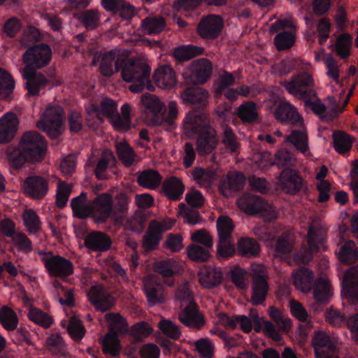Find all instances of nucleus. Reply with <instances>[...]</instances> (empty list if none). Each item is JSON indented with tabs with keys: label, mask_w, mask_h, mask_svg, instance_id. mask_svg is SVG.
Segmentation results:
<instances>
[{
	"label": "nucleus",
	"mask_w": 358,
	"mask_h": 358,
	"mask_svg": "<svg viewBox=\"0 0 358 358\" xmlns=\"http://www.w3.org/2000/svg\"><path fill=\"white\" fill-rule=\"evenodd\" d=\"M287 92L302 100L314 97L316 93L314 90L315 82L308 71L300 72L293 76L290 80L282 83Z\"/></svg>",
	"instance_id": "nucleus-7"
},
{
	"label": "nucleus",
	"mask_w": 358,
	"mask_h": 358,
	"mask_svg": "<svg viewBox=\"0 0 358 358\" xmlns=\"http://www.w3.org/2000/svg\"><path fill=\"white\" fill-rule=\"evenodd\" d=\"M87 120H93L98 124L102 122L104 117H113L117 112V105L112 99H103L99 106L91 104L86 108Z\"/></svg>",
	"instance_id": "nucleus-13"
},
{
	"label": "nucleus",
	"mask_w": 358,
	"mask_h": 358,
	"mask_svg": "<svg viewBox=\"0 0 358 358\" xmlns=\"http://www.w3.org/2000/svg\"><path fill=\"white\" fill-rule=\"evenodd\" d=\"M131 106L129 104H124L121 107L122 115L120 116L118 113L109 120L115 128L117 131H127L131 126L130 117Z\"/></svg>",
	"instance_id": "nucleus-39"
},
{
	"label": "nucleus",
	"mask_w": 358,
	"mask_h": 358,
	"mask_svg": "<svg viewBox=\"0 0 358 358\" xmlns=\"http://www.w3.org/2000/svg\"><path fill=\"white\" fill-rule=\"evenodd\" d=\"M208 249L197 245H191L187 248V254L192 261L206 262L210 256Z\"/></svg>",
	"instance_id": "nucleus-60"
},
{
	"label": "nucleus",
	"mask_w": 358,
	"mask_h": 358,
	"mask_svg": "<svg viewBox=\"0 0 358 358\" xmlns=\"http://www.w3.org/2000/svg\"><path fill=\"white\" fill-rule=\"evenodd\" d=\"M222 143L228 151L231 152H236L239 148V143L233 130L225 124L222 125Z\"/></svg>",
	"instance_id": "nucleus-58"
},
{
	"label": "nucleus",
	"mask_w": 358,
	"mask_h": 358,
	"mask_svg": "<svg viewBox=\"0 0 358 358\" xmlns=\"http://www.w3.org/2000/svg\"><path fill=\"white\" fill-rule=\"evenodd\" d=\"M23 221L29 234H37L41 229V222L39 217L32 209H26L23 213Z\"/></svg>",
	"instance_id": "nucleus-54"
},
{
	"label": "nucleus",
	"mask_w": 358,
	"mask_h": 358,
	"mask_svg": "<svg viewBox=\"0 0 358 358\" xmlns=\"http://www.w3.org/2000/svg\"><path fill=\"white\" fill-rule=\"evenodd\" d=\"M115 160L113 153L109 150H104L102 157L98 162L95 169L96 178L101 180L106 179L107 178V168L110 164H113Z\"/></svg>",
	"instance_id": "nucleus-52"
},
{
	"label": "nucleus",
	"mask_w": 358,
	"mask_h": 358,
	"mask_svg": "<svg viewBox=\"0 0 358 358\" xmlns=\"http://www.w3.org/2000/svg\"><path fill=\"white\" fill-rule=\"evenodd\" d=\"M46 152L44 138L36 131L25 132L16 149L8 150V159L15 167H20L28 161L41 159Z\"/></svg>",
	"instance_id": "nucleus-1"
},
{
	"label": "nucleus",
	"mask_w": 358,
	"mask_h": 358,
	"mask_svg": "<svg viewBox=\"0 0 358 358\" xmlns=\"http://www.w3.org/2000/svg\"><path fill=\"white\" fill-rule=\"evenodd\" d=\"M315 96L308 98L303 101L306 105L309 106L321 119L331 121L342 113V109H339L338 103L334 96H328L325 100V103H323L320 99H315Z\"/></svg>",
	"instance_id": "nucleus-12"
},
{
	"label": "nucleus",
	"mask_w": 358,
	"mask_h": 358,
	"mask_svg": "<svg viewBox=\"0 0 358 358\" xmlns=\"http://www.w3.org/2000/svg\"><path fill=\"white\" fill-rule=\"evenodd\" d=\"M103 351L104 353L110 354L113 357L119 355L121 345L118 336L115 332L109 331L104 336L103 341Z\"/></svg>",
	"instance_id": "nucleus-45"
},
{
	"label": "nucleus",
	"mask_w": 358,
	"mask_h": 358,
	"mask_svg": "<svg viewBox=\"0 0 358 358\" xmlns=\"http://www.w3.org/2000/svg\"><path fill=\"white\" fill-rule=\"evenodd\" d=\"M143 106L149 112L157 117L164 109V104L154 94L145 93L141 96Z\"/></svg>",
	"instance_id": "nucleus-47"
},
{
	"label": "nucleus",
	"mask_w": 358,
	"mask_h": 358,
	"mask_svg": "<svg viewBox=\"0 0 358 358\" xmlns=\"http://www.w3.org/2000/svg\"><path fill=\"white\" fill-rule=\"evenodd\" d=\"M19 120L13 113H7L0 117V144L11 141L18 130Z\"/></svg>",
	"instance_id": "nucleus-19"
},
{
	"label": "nucleus",
	"mask_w": 358,
	"mask_h": 358,
	"mask_svg": "<svg viewBox=\"0 0 358 358\" xmlns=\"http://www.w3.org/2000/svg\"><path fill=\"white\" fill-rule=\"evenodd\" d=\"M299 130L293 129L289 136L285 138L286 143L294 145L299 152L306 155L308 152V140L306 129L302 125H296Z\"/></svg>",
	"instance_id": "nucleus-31"
},
{
	"label": "nucleus",
	"mask_w": 358,
	"mask_h": 358,
	"mask_svg": "<svg viewBox=\"0 0 358 358\" xmlns=\"http://www.w3.org/2000/svg\"><path fill=\"white\" fill-rule=\"evenodd\" d=\"M151 69L145 59L135 57L124 60L122 68V78L132 84L129 87L134 93L141 92L144 89L153 91L155 87L150 82Z\"/></svg>",
	"instance_id": "nucleus-3"
},
{
	"label": "nucleus",
	"mask_w": 358,
	"mask_h": 358,
	"mask_svg": "<svg viewBox=\"0 0 358 358\" xmlns=\"http://www.w3.org/2000/svg\"><path fill=\"white\" fill-rule=\"evenodd\" d=\"M153 80L158 87L164 90L173 88L178 83L176 71L169 65L159 66L153 73Z\"/></svg>",
	"instance_id": "nucleus-21"
},
{
	"label": "nucleus",
	"mask_w": 358,
	"mask_h": 358,
	"mask_svg": "<svg viewBox=\"0 0 358 358\" xmlns=\"http://www.w3.org/2000/svg\"><path fill=\"white\" fill-rule=\"evenodd\" d=\"M262 199L250 194H245L237 200L238 208L249 215H257L259 213Z\"/></svg>",
	"instance_id": "nucleus-35"
},
{
	"label": "nucleus",
	"mask_w": 358,
	"mask_h": 358,
	"mask_svg": "<svg viewBox=\"0 0 358 358\" xmlns=\"http://www.w3.org/2000/svg\"><path fill=\"white\" fill-rule=\"evenodd\" d=\"M11 241L13 248L18 252L27 254L31 252L33 250L32 242L27 235L22 232H17L11 238Z\"/></svg>",
	"instance_id": "nucleus-56"
},
{
	"label": "nucleus",
	"mask_w": 358,
	"mask_h": 358,
	"mask_svg": "<svg viewBox=\"0 0 358 358\" xmlns=\"http://www.w3.org/2000/svg\"><path fill=\"white\" fill-rule=\"evenodd\" d=\"M208 96V92L201 87L188 88L184 90L181 94L184 101L192 104H205Z\"/></svg>",
	"instance_id": "nucleus-40"
},
{
	"label": "nucleus",
	"mask_w": 358,
	"mask_h": 358,
	"mask_svg": "<svg viewBox=\"0 0 358 358\" xmlns=\"http://www.w3.org/2000/svg\"><path fill=\"white\" fill-rule=\"evenodd\" d=\"M210 127L208 117L196 111L189 112L183 120L184 130L189 136L200 134Z\"/></svg>",
	"instance_id": "nucleus-18"
},
{
	"label": "nucleus",
	"mask_w": 358,
	"mask_h": 358,
	"mask_svg": "<svg viewBox=\"0 0 358 358\" xmlns=\"http://www.w3.org/2000/svg\"><path fill=\"white\" fill-rule=\"evenodd\" d=\"M174 223L175 220L171 218H167L161 222H151L143 236V247L145 250H155L159 245L163 233L171 229Z\"/></svg>",
	"instance_id": "nucleus-9"
},
{
	"label": "nucleus",
	"mask_w": 358,
	"mask_h": 358,
	"mask_svg": "<svg viewBox=\"0 0 358 358\" xmlns=\"http://www.w3.org/2000/svg\"><path fill=\"white\" fill-rule=\"evenodd\" d=\"M52 58V50L49 45L40 44L29 48L22 55L25 67L31 69L46 66Z\"/></svg>",
	"instance_id": "nucleus-11"
},
{
	"label": "nucleus",
	"mask_w": 358,
	"mask_h": 358,
	"mask_svg": "<svg viewBox=\"0 0 358 358\" xmlns=\"http://www.w3.org/2000/svg\"><path fill=\"white\" fill-rule=\"evenodd\" d=\"M105 317L110 328L109 331L115 332L119 335H122L127 332L128 324L124 318L120 314L107 313Z\"/></svg>",
	"instance_id": "nucleus-46"
},
{
	"label": "nucleus",
	"mask_w": 358,
	"mask_h": 358,
	"mask_svg": "<svg viewBox=\"0 0 358 358\" xmlns=\"http://www.w3.org/2000/svg\"><path fill=\"white\" fill-rule=\"evenodd\" d=\"M338 259L343 263L350 264L355 263L358 259V252L355 243L349 241L341 248L337 253Z\"/></svg>",
	"instance_id": "nucleus-44"
},
{
	"label": "nucleus",
	"mask_w": 358,
	"mask_h": 358,
	"mask_svg": "<svg viewBox=\"0 0 358 358\" xmlns=\"http://www.w3.org/2000/svg\"><path fill=\"white\" fill-rule=\"evenodd\" d=\"M313 294L315 300L319 303L326 302L332 295V288L326 276L319 278L313 288Z\"/></svg>",
	"instance_id": "nucleus-38"
},
{
	"label": "nucleus",
	"mask_w": 358,
	"mask_h": 358,
	"mask_svg": "<svg viewBox=\"0 0 358 358\" xmlns=\"http://www.w3.org/2000/svg\"><path fill=\"white\" fill-rule=\"evenodd\" d=\"M352 41V38L348 34H343L338 37L335 47L341 57L346 58L350 55Z\"/></svg>",
	"instance_id": "nucleus-61"
},
{
	"label": "nucleus",
	"mask_w": 358,
	"mask_h": 358,
	"mask_svg": "<svg viewBox=\"0 0 358 358\" xmlns=\"http://www.w3.org/2000/svg\"><path fill=\"white\" fill-rule=\"evenodd\" d=\"M223 27V21L217 15H209L203 17L197 27V31L203 38H215Z\"/></svg>",
	"instance_id": "nucleus-17"
},
{
	"label": "nucleus",
	"mask_w": 358,
	"mask_h": 358,
	"mask_svg": "<svg viewBox=\"0 0 358 358\" xmlns=\"http://www.w3.org/2000/svg\"><path fill=\"white\" fill-rule=\"evenodd\" d=\"M316 358H338L336 347L324 331L317 332L312 341Z\"/></svg>",
	"instance_id": "nucleus-15"
},
{
	"label": "nucleus",
	"mask_w": 358,
	"mask_h": 358,
	"mask_svg": "<svg viewBox=\"0 0 358 358\" xmlns=\"http://www.w3.org/2000/svg\"><path fill=\"white\" fill-rule=\"evenodd\" d=\"M327 229L320 222H313L308 227L307 241L308 249H303L294 256V262L306 264L313 259V253L324 248Z\"/></svg>",
	"instance_id": "nucleus-5"
},
{
	"label": "nucleus",
	"mask_w": 358,
	"mask_h": 358,
	"mask_svg": "<svg viewBox=\"0 0 358 358\" xmlns=\"http://www.w3.org/2000/svg\"><path fill=\"white\" fill-rule=\"evenodd\" d=\"M333 140L334 148L340 154L348 152L352 148V138L349 134L343 131L334 132Z\"/></svg>",
	"instance_id": "nucleus-49"
},
{
	"label": "nucleus",
	"mask_w": 358,
	"mask_h": 358,
	"mask_svg": "<svg viewBox=\"0 0 358 358\" xmlns=\"http://www.w3.org/2000/svg\"><path fill=\"white\" fill-rule=\"evenodd\" d=\"M217 136L216 131L213 128H207L200 134L197 140V152L199 155H205L210 153L217 146Z\"/></svg>",
	"instance_id": "nucleus-30"
},
{
	"label": "nucleus",
	"mask_w": 358,
	"mask_h": 358,
	"mask_svg": "<svg viewBox=\"0 0 358 358\" xmlns=\"http://www.w3.org/2000/svg\"><path fill=\"white\" fill-rule=\"evenodd\" d=\"M166 27V22L161 16H148L141 25V31L144 34H157L162 31Z\"/></svg>",
	"instance_id": "nucleus-37"
},
{
	"label": "nucleus",
	"mask_w": 358,
	"mask_h": 358,
	"mask_svg": "<svg viewBox=\"0 0 358 358\" xmlns=\"http://www.w3.org/2000/svg\"><path fill=\"white\" fill-rule=\"evenodd\" d=\"M124 59L116 51H110L103 54L100 63V71L104 76H110L115 72L122 69Z\"/></svg>",
	"instance_id": "nucleus-22"
},
{
	"label": "nucleus",
	"mask_w": 358,
	"mask_h": 358,
	"mask_svg": "<svg viewBox=\"0 0 358 358\" xmlns=\"http://www.w3.org/2000/svg\"><path fill=\"white\" fill-rule=\"evenodd\" d=\"M237 115L243 122L248 123L254 122L258 118L256 105L252 102L241 104L238 108Z\"/></svg>",
	"instance_id": "nucleus-53"
},
{
	"label": "nucleus",
	"mask_w": 358,
	"mask_h": 358,
	"mask_svg": "<svg viewBox=\"0 0 358 358\" xmlns=\"http://www.w3.org/2000/svg\"><path fill=\"white\" fill-rule=\"evenodd\" d=\"M64 110L61 106H49L41 120L37 122L36 127L40 130L45 131L50 138H55L64 130Z\"/></svg>",
	"instance_id": "nucleus-6"
},
{
	"label": "nucleus",
	"mask_w": 358,
	"mask_h": 358,
	"mask_svg": "<svg viewBox=\"0 0 358 358\" xmlns=\"http://www.w3.org/2000/svg\"><path fill=\"white\" fill-rule=\"evenodd\" d=\"M144 290L150 305L162 303L165 296L163 287L157 283V277L154 275L146 276L144 280Z\"/></svg>",
	"instance_id": "nucleus-23"
},
{
	"label": "nucleus",
	"mask_w": 358,
	"mask_h": 358,
	"mask_svg": "<svg viewBox=\"0 0 358 358\" xmlns=\"http://www.w3.org/2000/svg\"><path fill=\"white\" fill-rule=\"evenodd\" d=\"M238 251L242 255L250 257L258 254L259 247L255 240L250 238H242L238 243Z\"/></svg>",
	"instance_id": "nucleus-55"
},
{
	"label": "nucleus",
	"mask_w": 358,
	"mask_h": 358,
	"mask_svg": "<svg viewBox=\"0 0 358 358\" xmlns=\"http://www.w3.org/2000/svg\"><path fill=\"white\" fill-rule=\"evenodd\" d=\"M192 175L194 180L202 187H210L217 179V176L215 173L200 168L195 169Z\"/></svg>",
	"instance_id": "nucleus-57"
},
{
	"label": "nucleus",
	"mask_w": 358,
	"mask_h": 358,
	"mask_svg": "<svg viewBox=\"0 0 358 358\" xmlns=\"http://www.w3.org/2000/svg\"><path fill=\"white\" fill-rule=\"evenodd\" d=\"M245 182V177L243 174L238 172H230L226 178L220 183L219 189L223 196L230 197L235 192L241 190Z\"/></svg>",
	"instance_id": "nucleus-20"
},
{
	"label": "nucleus",
	"mask_w": 358,
	"mask_h": 358,
	"mask_svg": "<svg viewBox=\"0 0 358 358\" xmlns=\"http://www.w3.org/2000/svg\"><path fill=\"white\" fill-rule=\"evenodd\" d=\"M341 296L349 303L358 302V266L349 268L342 281Z\"/></svg>",
	"instance_id": "nucleus-14"
},
{
	"label": "nucleus",
	"mask_w": 358,
	"mask_h": 358,
	"mask_svg": "<svg viewBox=\"0 0 358 358\" xmlns=\"http://www.w3.org/2000/svg\"><path fill=\"white\" fill-rule=\"evenodd\" d=\"M162 188L166 196L173 201L180 199L185 190L182 182L176 177L166 179L163 183Z\"/></svg>",
	"instance_id": "nucleus-34"
},
{
	"label": "nucleus",
	"mask_w": 358,
	"mask_h": 358,
	"mask_svg": "<svg viewBox=\"0 0 358 358\" xmlns=\"http://www.w3.org/2000/svg\"><path fill=\"white\" fill-rule=\"evenodd\" d=\"M128 210V198L120 194L113 203L111 194L103 193L97 195L92 201V217L97 222H106L111 217L115 222L122 219Z\"/></svg>",
	"instance_id": "nucleus-2"
},
{
	"label": "nucleus",
	"mask_w": 358,
	"mask_h": 358,
	"mask_svg": "<svg viewBox=\"0 0 358 358\" xmlns=\"http://www.w3.org/2000/svg\"><path fill=\"white\" fill-rule=\"evenodd\" d=\"M155 269L163 276L169 277L172 275L180 273L182 271V266L174 259H169L157 262L155 264Z\"/></svg>",
	"instance_id": "nucleus-43"
},
{
	"label": "nucleus",
	"mask_w": 358,
	"mask_h": 358,
	"mask_svg": "<svg viewBox=\"0 0 358 358\" xmlns=\"http://www.w3.org/2000/svg\"><path fill=\"white\" fill-rule=\"evenodd\" d=\"M27 317L31 322L43 328H49L53 323V319L50 315L32 306L29 308Z\"/></svg>",
	"instance_id": "nucleus-50"
},
{
	"label": "nucleus",
	"mask_w": 358,
	"mask_h": 358,
	"mask_svg": "<svg viewBox=\"0 0 358 358\" xmlns=\"http://www.w3.org/2000/svg\"><path fill=\"white\" fill-rule=\"evenodd\" d=\"M22 76L27 80V88L29 93L36 95L39 91L43 89L48 83V80L41 73H36L34 69L24 67L22 71Z\"/></svg>",
	"instance_id": "nucleus-28"
},
{
	"label": "nucleus",
	"mask_w": 358,
	"mask_h": 358,
	"mask_svg": "<svg viewBox=\"0 0 358 358\" xmlns=\"http://www.w3.org/2000/svg\"><path fill=\"white\" fill-rule=\"evenodd\" d=\"M162 181V177L155 171L148 170L141 173L138 177V184L148 189H155Z\"/></svg>",
	"instance_id": "nucleus-51"
},
{
	"label": "nucleus",
	"mask_w": 358,
	"mask_h": 358,
	"mask_svg": "<svg viewBox=\"0 0 358 358\" xmlns=\"http://www.w3.org/2000/svg\"><path fill=\"white\" fill-rule=\"evenodd\" d=\"M296 236L292 231H287L280 236L276 242L275 252L278 255H288L295 244Z\"/></svg>",
	"instance_id": "nucleus-41"
},
{
	"label": "nucleus",
	"mask_w": 358,
	"mask_h": 358,
	"mask_svg": "<svg viewBox=\"0 0 358 358\" xmlns=\"http://www.w3.org/2000/svg\"><path fill=\"white\" fill-rule=\"evenodd\" d=\"M18 317L15 312L7 306L0 308V324L4 329L12 331L17 329L18 325Z\"/></svg>",
	"instance_id": "nucleus-42"
},
{
	"label": "nucleus",
	"mask_w": 358,
	"mask_h": 358,
	"mask_svg": "<svg viewBox=\"0 0 358 358\" xmlns=\"http://www.w3.org/2000/svg\"><path fill=\"white\" fill-rule=\"evenodd\" d=\"M117 153L119 159L126 166H130L134 161L135 154L127 142L116 143Z\"/></svg>",
	"instance_id": "nucleus-59"
},
{
	"label": "nucleus",
	"mask_w": 358,
	"mask_h": 358,
	"mask_svg": "<svg viewBox=\"0 0 358 358\" xmlns=\"http://www.w3.org/2000/svg\"><path fill=\"white\" fill-rule=\"evenodd\" d=\"M41 254V261L50 277L64 278L73 273L74 266L69 259L51 252Z\"/></svg>",
	"instance_id": "nucleus-8"
},
{
	"label": "nucleus",
	"mask_w": 358,
	"mask_h": 358,
	"mask_svg": "<svg viewBox=\"0 0 358 358\" xmlns=\"http://www.w3.org/2000/svg\"><path fill=\"white\" fill-rule=\"evenodd\" d=\"M252 272L251 302L254 305L262 304L268 291L267 276L264 271V267L262 264H253Z\"/></svg>",
	"instance_id": "nucleus-10"
},
{
	"label": "nucleus",
	"mask_w": 358,
	"mask_h": 358,
	"mask_svg": "<svg viewBox=\"0 0 358 358\" xmlns=\"http://www.w3.org/2000/svg\"><path fill=\"white\" fill-rule=\"evenodd\" d=\"M87 248L94 251H105L110 246V238L103 233L94 231L88 234L85 239Z\"/></svg>",
	"instance_id": "nucleus-33"
},
{
	"label": "nucleus",
	"mask_w": 358,
	"mask_h": 358,
	"mask_svg": "<svg viewBox=\"0 0 358 358\" xmlns=\"http://www.w3.org/2000/svg\"><path fill=\"white\" fill-rule=\"evenodd\" d=\"M67 329L71 337L76 341H80L85 334V327L77 317L70 319Z\"/></svg>",
	"instance_id": "nucleus-64"
},
{
	"label": "nucleus",
	"mask_w": 358,
	"mask_h": 358,
	"mask_svg": "<svg viewBox=\"0 0 358 358\" xmlns=\"http://www.w3.org/2000/svg\"><path fill=\"white\" fill-rule=\"evenodd\" d=\"M22 189L24 194L31 198L41 199L48 192L49 182L47 179L41 176H29L24 180Z\"/></svg>",
	"instance_id": "nucleus-16"
},
{
	"label": "nucleus",
	"mask_w": 358,
	"mask_h": 358,
	"mask_svg": "<svg viewBox=\"0 0 358 358\" xmlns=\"http://www.w3.org/2000/svg\"><path fill=\"white\" fill-rule=\"evenodd\" d=\"M176 301L183 310L179 314L180 321L185 325L200 328L204 323L203 316L198 312L188 285L185 283L178 287L176 294Z\"/></svg>",
	"instance_id": "nucleus-4"
},
{
	"label": "nucleus",
	"mask_w": 358,
	"mask_h": 358,
	"mask_svg": "<svg viewBox=\"0 0 358 358\" xmlns=\"http://www.w3.org/2000/svg\"><path fill=\"white\" fill-rule=\"evenodd\" d=\"M275 117L278 120L288 121L294 125H302V117L296 108L287 102H281L275 108Z\"/></svg>",
	"instance_id": "nucleus-27"
},
{
	"label": "nucleus",
	"mask_w": 358,
	"mask_h": 358,
	"mask_svg": "<svg viewBox=\"0 0 358 358\" xmlns=\"http://www.w3.org/2000/svg\"><path fill=\"white\" fill-rule=\"evenodd\" d=\"M87 296L95 308L102 312L109 310L113 304V298L104 292L101 286L92 287Z\"/></svg>",
	"instance_id": "nucleus-26"
},
{
	"label": "nucleus",
	"mask_w": 358,
	"mask_h": 358,
	"mask_svg": "<svg viewBox=\"0 0 358 358\" xmlns=\"http://www.w3.org/2000/svg\"><path fill=\"white\" fill-rule=\"evenodd\" d=\"M295 287L302 292L310 290L313 272L308 268L301 267L292 273Z\"/></svg>",
	"instance_id": "nucleus-36"
},
{
	"label": "nucleus",
	"mask_w": 358,
	"mask_h": 358,
	"mask_svg": "<svg viewBox=\"0 0 358 358\" xmlns=\"http://www.w3.org/2000/svg\"><path fill=\"white\" fill-rule=\"evenodd\" d=\"M219 239L231 238L234 229L232 220L228 217H220L217 220Z\"/></svg>",
	"instance_id": "nucleus-63"
},
{
	"label": "nucleus",
	"mask_w": 358,
	"mask_h": 358,
	"mask_svg": "<svg viewBox=\"0 0 358 358\" xmlns=\"http://www.w3.org/2000/svg\"><path fill=\"white\" fill-rule=\"evenodd\" d=\"M15 87V82L11 76L0 68V99L9 100Z\"/></svg>",
	"instance_id": "nucleus-48"
},
{
	"label": "nucleus",
	"mask_w": 358,
	"mask_h": 358,
	"mask_svg": "<svg viewBox=\"0 0 358 358\" xmlns=\"http://www.w3.org/2000/svg\"><path fill=\"white\" fill-rule=\"evenodd\" d=\"M213 66L207 59L195 60L191 66L192 79L197 83H205L212 73Z\"/></svg>",
	"instance_id": "nucleus-29"
},
{
	"label": "nucleus",
	"mask_w": 358,
	"mask_h": 358,
	"mask_svg": "<svg viewBox=\"0 0 358 358\" xmlns=\"http://www.w3.org/2000/svg\"><path fill=\"white\" fill-rule=\"evenodd\" d=\"M279 185L285 192L294 194L301 189L302 178L295 171L285 169L280 175Z\"/></svg>",
	"instance_id": "nucleus-24"
},
{
	"label": "nucleus",
	"mask_w": 358,
	"mask_h": 358,
	"mask_svg": "<svg viewBox=\"0 0 358 358\" xmlns=\"http://www.w3.org/2000/svg\"><path fill=\"white\" fill-rule=\"evenodd\" d=\"M235 253V247L231 238L219 239L217 256L219 259H227Z\"/></svg>",
	"instance_id": "nucleus-62"
},
{
	"label": "nucleus",
	"mask_w": 358,
	"mask_h": 358,
	"mask_svg": "<svg viewBox=\"0 0 358 358\" xmlns=\"http://www.w3.org/2000/svg\"><path fill=\"white\" fill-rule=\"evenodd\" d=\"M199 283L205 288H213L219 285L223 279L220 268L203 266L198 273Z\"/></svg>",
	"instance_id": "nucleus-25"
},
{
	"label": "nucleus",
	"mask_w": 358,
	"mask_h": 358,
	"mask_svg": "<svg viewBox=\"0 0 358 358\" xmlns=\"http://www.w3.org/2000/svg\"><path fill=\"white\" fill-rule=\"evenodd\" d=\"M71 206L74 215L78 218L83 219L92 215V202L88 201L86 193L83 192L73 199Z\"/></svg>",
	"instance_id": "nucleus-32"
}]
</instances>
